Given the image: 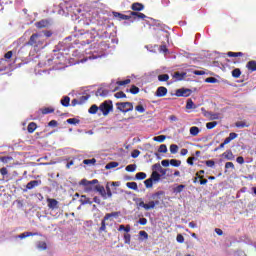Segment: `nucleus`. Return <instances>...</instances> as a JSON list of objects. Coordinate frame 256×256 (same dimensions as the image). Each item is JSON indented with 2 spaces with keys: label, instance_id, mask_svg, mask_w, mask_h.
Returning <instances> with one entry per match:
<instances>
[{
  "label": "nucleus",
  "instance_id": "obj_26",
  "mask_svg": "<svg viewBox=\"0 0 256 256\" xmlns=\"http://www.w3.org/2000/svg\"><path fill=\"white\" fill-rule=\"evenodd\" d=\"M185 77V73H180V72H175L173 74V78L176 80V81H183V78Z\"/></svg>",
  "mask_w": 256,
  "mask_h": 256
},
{
  "label": "nucleus",
  "instance_id": "obj_53",
  "mask_svg": "<svg viewBox=\"0 0 256 256\" xmlns=\"http://www.w3.org/2000/svg\"><path fill=\"white\" fill-rule=\"evenodd\" d=\"M113 197V192H111V187L109 185H106V199Z\"/></svg>",
  "mask_w": 256,
  "mask_h": 256
},
{
  "label": "nucleus",
  "instance_id": "obj_40",
  "mask_svg": "<svg viewBox=\"0 0 256 256\" xmlns=\"http://www.w3.org/2000/svg\"><path fill=\"white\" fill-rule=\"evenodd\" d=\"M243 52H228L227 56L228 57H243Z\"/></svg>",
  "mask_w": 256,
  "mask_h": 256
},
{
  "label": "nucleus",
  "instance_id": "obj_19",
  "mask_svg": "<svg viewBox=\"0 0 256 256\" xmlns=\"http://www.w3.org/2000/svg\"><path fill=\"white\" fill-rule=\"evenodd\" d=\"M109 95V90H105L103 88H99L96 91V96L97 97H107Z\"/></svg>",
  "mask_w": 256,
  "mask_h": 256
},
{
  "label": "nucleus",
  "instance_id": "obj_23",
  "mask_svg": "<svg viewBox=\"0 0 256 256\" xmlns=\"http://www.w3.org/2000/svg\"><path fill=\"white\" fill-rule=\"evenodd\" d=\"M71 103V98L69 96H64L62 99H61V105L63 107H69Z\"/></svg>",
  "mask_w": 256,
  "mask_h": 256
},
{
  "label": "nucleus",
  "instance_id": "obj_62",
  "mask_svg": "<svg viewBox=\"0 0 256 256\" xmlns=\"http://www.w3.org/2000/svg\"><path fill=\"white\" fill-rule=\"evenodd\" d=\"M0 173H1V175H3V177H5V175L9 174V170H7L6 167H3L0 169Z\"/></svg>",
  "mask_w": 256,
  "mask_h": 256
},
{
  "label": "nucleus",
  "instance_id": "obj_46",
  "mask_svg": "<svg viewBox=\"0 0 256 256\" xmlns=\"http://www.w3.org/2000/svg\"><path fill=\"white\" fill-rule=\"evenodd\" d=\"M114 97L116 99H125L127 97V94H125L123 91H120V92L115 93Z\"/></svg>",
  "mask_w": 256,
  "mask_h": 256
},
{
  "label": "nucleus",
  "instance_id": "obj_9",
  "mask_svg": "<svg viewBox=\"0 0 256 256\" xmlns=\"http://www.w3.org/2000/svg\"><path fill=\"white\" fill-rule=\"evenodd\" d=\"M191 89L189 88H180L178 90H176V97H190L191 96Z\"/></svg>",
  "mask_w": 256,
  "mask_h": 256
},
{
  "label": "nucleus",
  "instance_id": "obj_29",
  "mask_svg": "<svg viewBox=\"0 0 256 256\" xmlns=\"http://www.w3.org/2000/svg\"><path fill=\"white\" fill-rule=\"evenodd\" d=\"M42 115H49V113H55V109L51 107H46L41 109Z\"/></svg>",
  "mask_w": 256,
  "mask_h": 256
},
{
  "label": "nucleus",
  "instance_id": "obj_48",
  "mask_svg": "<svg viewBox=\"0 0 256 256\" xmlns=\"http://www.w3.org/2000/svg\"><path fill=\"white\" fill-rule=\"evenodd\" d=\"M79 119H77V118H69V119H67V123H69V125H77V124H79Z\"/></svg>",
  "mask_w": 256,
  "mask_h": 256
},
{
  "label": "nucleus",
  "instance_id": "obj_10",
  "mask_svg": "<svg viewBox=\"0 0 256 256\" xmlns=\"http://www.w3.org/2000/svg\"><path fill=\"white\" fill-rule=\"evenodd\" d=\"M47 206L52 211H55V209H59V201H57L55 198H47Z\"/></svg>",
  "mask_w": 256,
  "mask_h": 256
},
{
  "label": "nucleus",
  "instance_id": "obj_13",
  "mask_svg": "<svg viewBox=\"0 0 256 256\" xmlns=\"http://www.w3.org/2000/svg\"><path fill=\"white\" fill-rule=\"evenodd\" d=\"M39 185H41V180H32L27 183L26 189L28 190L35 189V187H39Z\"/></svg>",
  "mask_w": 256,
  "mask_h": 256
},
{
  "label": "nucleus",
  "instance_id": "obj_18",
  "mask_svg": "<svg viewBox=\"0 0 256 256\" xmlns=\"http://www.w3.org/2000/svg\"><path fill=\"white\" fill-rule=\"evenodd\" d=\"M246 67L249 73H253V71H256V61L255 60L249 61Z\"/></svg>",
  "mask_w": 256,
  "mask_h": 256
},
{
  "label": "nucleus",
  "instance_id": "obj_39",
  "mask_svg": "<svg viewBox=\"0 0 256 256\" xmlns=\"http://www.w3.org/2000/svg\"><path fill=\"white\" fill-rule=\"evenodd\" d=\"M125 169L128 173H133L137 169V165L136 164H130V165L126 166Z\"/></svg>",
  "mask_w": 256,
  "mask_h": 256
},
{
  "label": "nucleus",
  "instance_id": "obj_43",
  "mask_svg": "<svg viewBox=\"0 0 256 256\" xmlns=\"http://www.w3.org/2000/svg\"><path fill=\"white\" fill-rule=\"evenodd\" d=\"M170 165H172V167H181V160L171 159Z\"/></svg>",
  "mask_w": 256,
  "mask_h": 256
},
{
  "label": "nucleus",
  "instance_id": "obj_31",
  "mask_svg": "<svg viewBox=\"0 0 256 256\" xmlns=\"http://www.w3.org/2000/svg\"><path fill=\"white\" fill-rule=\"evenodd\" d=\"M135 178L138 180V181H143V179H147V174L145 172H138L136 175H135Z\"/></svg>",
  "mask_w": 256,
  "mask_h": 256
},
{
  "label": "nucleus",
  "instance_id": "obj_7",
  "mask_svg": "<svg viewBox=\"0 0 256 256\" xmlns=\"http://www.w3.org/2000/svg\"><path fill=\"white\" fill-rule=\"evenodd\" d=\"M111 217H119V212H112V213H107L103 220L101 221V227L99 228V232L103 233V231L107 230V225L105 224V221H109Z\"/></svg>",
  "mask_w": 256,
  "mask_h": 256
},
{
  "label": "nucleus",
  "instance_id": "obj_22",
  "mask_svg": "<svg viewBox=\"0 0 256 256\" xmlns=\"http://www.w3.org/2000/svg\"><path fill=\"white\" fill-rule=\"evenodd\" d=\"M150 179L153 180L155 183H157V181L161 180V174H159V172H157L156 170L152 172Z\"/></svg>",
  "mask_w": 256,
  "mask_h": 256
},
{
  "label": "nucleus",
  "instance_id": "obj_59",
  "mask_svg": "<svg viewBox=\"0 0 256 256\" xmlns=\"http://www.w3.org/2000/svg\"><path fill=\"white\" fill-rule=\"evenodd\" d=\"M176 241L178 243H184L185 242V237H183V235H181V234H178L177 237H176Z\"/></svg>",
  "mask_w": 256,
  "mask_h": 256
},
{
  "label": "nucleus",
  "instance_id": "obj_61",
  "mask_svg": "<svg viewBox=\"0 0 256 256\" xmlns=\"http://www.w3.org/2000/svg\"><path fill=\"white\" fill-rule=\"evenodd\" d=\"M170 164H171V160H162L161 161L162 167H169Z\"/></svg>",
  "mask_w": 256,
  "mask_h": 256
},
{
  "label": "nucleus",
  "instance_id": "obj_15",
  "mask_svg": "<svg viewBox=\"0 0 256 256\" xmlns=\"http://www.w3.org/2000/svg\"><path fill=\"white\" fill-rule=\"evenodd\" d=\"M167 95V88L165 86H160L156 90V97H165Z\"/></svg>",
  "mask_w": 256,
  "mask_h": 256
},
{
  "label": "nucleus",
  "instance_id": "obj_17",
  "mask_svg": "<svg viewBox=\"0 0 256 256\" xmlns=\"http://www.w3.org/2000/svg\"><path fill=\"white\" fill-rule=\"evenodd\" d=\"M130 15L134 17V19H142V20L147 19V15L141 12H130Z\"/></svg>",
  "mask_w": 256,
  "mask_h": 256
},
{
  "label": "nucleus",
  "instance_id": "obj_30",
  "mask_svg": "<svg viewBox=\"0 0 256 256\" xmlns=\"http://www.w3.org/2000/svg\"><path fill=\"white\" fill-rule=\"evenodd\" d=\"M186 109H197V105H195L192 99H188L186 103Z\"/></svg>",
  "mask_w": 256,
  "mask_h": 256
},
{
  "label": "nucleus",
  "instance_id": "obj_57",
  "mask_svg": "<svg viewBox=\"0 0 256 256\" xmlns=\"http://www.w3.org/2000/svg\"><path fill=\"white\" fill-rule=\"evenodd\" d=\"M31 236H33V233H31V232H24V233L19 235V239H25V237H31Z\"/></svg>",
  "mask_w": 256,
  "mask_h": 256
},
{
  "label": "nucleus",
  "instance_id": "obj_6",
  "mask_svg": "<svg viewBox=\"0 0 256 256\" xmlns=\"http://www.w3.org/2000/svg\"><path fill=\"white\" fill-rule=\"evenodd\" d=\"M116 107L121 113H129V111H133V103L131 102H117Z\"/></svg>",
  "mask_w": 256,
  "mask_h": 256
},
{
  "label": "nucleus",
  "instance_id": "obj_1",
  "mask_svg": "<svg viewBox=\"0 0 256 256\" xmlns=\"http://www.w3.org/2000/svg\"><path fill=\"white\" fill-rule=\"evenodd\" d=\"M89 27V23L85 20H79L77 26H75V31L78 32L80 36L79 39L82 41L83 45H89L95 41V37H97V30L93 28L91 31L87 29Z\"/></svg>",
  "mask_w": 256,
  "mask_h": 256
},
{
  "label": "nucleus",
  "instance_id": "obj_35",
  "mask_svg": "<svg viewBox=\"0 0 256 256\" xmlns=\"http://www.w3.org/2000/svg\"><path fill=\"white\" fill-rule=\"evenodd\" d=\"M235 125L238 129H244V127H249V124H247V122L245 121H238L235 123Z\"/></svg>",
  "mask_w": 256,
  "mask_h": 256
},
{
  "label": "nucleus",
  "instance_id": "obj_5",
  "mask_svg": "<svg viewBox=\"0 0 256 256\" xmlns=\"http://www.w3.org/2000/svg\"><path fill=\"white\" fill-rule=\"evenodd\" d=\"M41 34L34 33L30 36V39L26 43V45L30 47H39V45H43V41H41Z\"/></svg>",
  "mask_w": 256,
  "mask_h": 256
},
{
  "label": "nucleus",
  "instance_id": "obj_8",
  "mask_svg": "<svg viewBox=\"0 0 256 256\" xmlns=\"http://www.w3.org/2000/svg\"><path fill=\"white\" fill-rule=\"evenodd\" d=\"M237 137H238L237 133L231 132L229 134V137H227L224 140V142L219 145V147L215 148L214 151H219V149H223V147H225V145H229V143H231V141H233L234 139H237Z\"/></svg>",
  "mask_w": 256,
  "mask_h": 256
},
{
  "label": "nucleus",
  "instance_id": "obj_27",
  "mask_svg": "<svg viewBox=\"0 0 256 256\" xmlns=\"http://www.w3.org/2000/svg\"><path fill=\"white\" fill-rule=\"evenodd\" d=\"M158 81H160L161 83H165V82L169 81V74L158 75Z\"/></svg>",
  "mask_w": 256,
  "mask_h": 256
},
{
  "label": "nucleus",
  "instance_id": "obj_42",
  "mask_svg": "<svg viewBox=\"0 0 256 256\" xmlns=\"http://www.w3.org/2000/svg\"><path fill=\"white\" fill-rule=\"evenodd\" d=\"M95 163H97V159L95 158L83 160L84 165H95Z\"/></svg>",
  "mask_w": 256,
  "mask_h": 256
},
{
  "label": "nucleus",
  "instance_id": "obj_50",
  "mask_svg": "<svg viewBox=\"0 0 256 256\" xmlns=\"http://www.w3.org/2000/svg\"><path fill=\"white\" fill-rule=\"evenodd\" d=\"M130 93L132 95H137V93H139V87H137L135 85H132L131 88H130Z\"/></svg>",
  "mask_w": 256,
  "mask_h": 256
},
{
  "label": "nucleus",
  "instance_id": "obj_45",
  "mask_svg": "<svg viewBox=\"0 0 256 256\" xmlns=\"http://www.w3.org/2000/svg\"><path fill=\"white\" fill-rule=\"evenodd\" d=\"M144 185L146 189H151V187H153V180L151 178L146 179Z\"/></svg>",
  "mask_w": 256,
  "mask_h": 256
},
{
  "label": "nucleus",
  "instance_id": "obj_11",
  "mask_svg": "<svg viewBox=\"0 0 256 256\" xmlns=\"http://www.w3.org/2000/svg\"><path fill=\"white\" fill-rule=\"evenodd\" d=\"M132 11H129V13H137V11H143L145 9V5L139 2H135L131 5Z\"/></svg>",
  "mask_w": 256,
  "mask_h": 256
},
{
  "label": "nucleus",
  "instance_id": "obj_44",
  "mask_svg": "<svg viewBox=\"0 0 256 256\" xmlns=\"http://www.w3.org/2000/svg\"><path fill=\"white\" fill-rule=\"evenodd\" d=\"M115 167H119V162H110L105 166V169H115Z\"/></svg>",
  "mask_w": 256,
  "mask_h": 256
},
{
  "label": "nucleus",
  "instance_id": "obj_63",
  "mask_svg": "<svg viewBox=\"0 0 256 256\" xmlns=\"http://www.w3.org/2000/svg\"><path fill=\"white\" fill-rule=\"evenodd\" d=\"M206 166H207V167H215V161H213V160H207V161H206Z\"/></svg>",
  "mask_w": 256,
  "mask_h": 256
},
{
  "label": "nucleus",
  "instance_id": "obj_47",
  "mask_svg": "<svg viewBox=\"0 0 256 256\" xmlns=\"http://www.w3.org/2000/svg\"><path fill=\"white\" fill-rule=\"evenodd\" d=\"M129 83H131V79H126V80L116 82V84L119 85L120 87H123L125 85H129Z\"/></svg>",
  "mask_w": 256,
  "mask_h": 256
},
{
  "label": "nucleus",
  "instance_id": "obj_58",
  "mask_svg": "<svg viewBox=\"0 0 256 256\" xmlns=\"http://www.w3.org/2000/svg\"><path fill=\"white\" fill-rule=\"evenodd\" d=\"M225 169H235V164L233 162H226Z\"/></svg>",
  "mask_w": 256,
  "mask_h": 256
},
{
  "label": "nucleus",
  "instance_id": "obj_41",
  "mask_svg": "<svg viewBox=\"0 0 256 256\" xmlns=\"http://www.w3.org/2000/svg\"><path fill=\"white\" fill-rule=\"evenodd\" d=\"M123 237L125 245H131V234L125 233Z\"/></svg>",
  "mask_w": 256,
  "mask_h": 256
},
{
  "label": "nucleus",
  "instance_id": "obj_36",
  "mask_svg": "<svg viewBox=\"0 0 256 256\" xmlns=\"http://www.w3.org/2000/svg\"><path fill=\"white\" fill-rule=\"evenodd\" d=\"M98 111L99 107L94 104L89 108L88 113H90V115H95Z\"/></svg>",
  "mask_w": 256,
  "mask_h": 256
},
{
  "label": "nucleus",
  "instance_id": "obj_33",
  "mask_svg": "<svg viewBox=\"0 0 256 256\" xmlns=\"http://www.w3.org/2000/svg\"><path fill=\"white\" fill-rule=\"evenodd\" d=\"M118 231H125V233H129V231H131V225H123L121 224L118 228Z\"/></svg>",
  "mask_w": 256,
  "mask_h": 256
},
{
  "label": "nucleus",
  "instance_id": "obj_32",
  "mask_svg": "<svg viewBox=\"0 0 256 256\" xmlns=\"http://www.w3.org/2000/svg\"><path fill=\"white\" fill-rule=\"evenodd\" d=\"M37 249H39L40 251H46L47 249V243L40 241L37 243Z\"/></svg>",
  "mask_w": 256,
  "mask_h": 256
},
{
  "label": "nucleus",
  "instance_id": "obj_25",
  "mask_svg": "<svg viewBox=\"0 0 256 256\" xmlns=\"http://www.w3.org/2000/svg\"><path fill=\"white\" fill-rule=\"evenodd\" d=\"M89 97H91V95H89V94H86L84 96H80L78 98L79 105H83L84 103H87V101L89 100Z\"/></svg>",
  "mask_w": 256,
  "mask_h": 256
},
{
  "label": "nucleus",
  "instance_id": "obj_3",
  "mask_svg": "<svg viewBox=\"0 0 256 256\" xmlns=\"http://www.w3.org/2000/svg\"><path fill=\"white\" fill-rule=\"evenodd\" d=\"M99 184V180L94 179V180H87V179H82L79 182V185H82V187H84V191L85 193H91V191H95V186L93 185H98Z\"/></svg>",
  "mask_w": 256,
  "mask_h": 256
},
{
  "label": "nucleus",
  "instance_id": "obj_60",
  "mask_svg": "<svg viewBox=\"0 0 256 256\" xmlns=\"http://www.w3.org/2000/svg\"><path fill=\"white\" fill-rule=\"evenodd\" d=\"M206 83H217V78L208 77V78H206Z\"/></svg>",
  "mask_w": 256,
  "mask_h": 256
},
{
  "label": "nucleus",
  "instance_id": "obj_4",
  "mask_svg": "<svg viewBox=\"0 0 256 256\" xmlns=\"http://www.w3.org/2000/svg\"><path fill=\"white\" fill-rule=\"evenodd\" d=\"M99 110L101 111L102 115H104V117H107V115L113 111V101H104L102 104H100Z\"/></svg>",
  "mask_w": 256,
  "mask_h": 256
},
{
  "label": "nucleus",
  "instance_id": "obj_55",
  "mask_svg": "<svg viewBox=\"0 0 256 256\" xmlns=\"http://www.w3.org/2000/svg\"><path fill=\"white\" fill-rule=\"evenodd\" d=\"M135 110L138 111V113H145V107H143L142 104L137 105Z\"/></svg>",
  "mask_w": 256,
  "mask_h": 256
},
{
  "label": "nucleus",
  "instance_id": "obj_37",
  "mask_svg": "<svg viewBox=\"0 0 256 256\" xmlns=\"http://www.w3.org/2000/svg\"><path fill=\"white\" fill-rule=\"evenodd\" d=\"M178 151H179V146H177L176 144H171V145H170V153H171L172 155L177 154Z\"/></svg>",
  "mask_w": 256,
  "mask_h": 256
},
{
  "label": "nucleus",
  "instance_id": "obj_34",
  "mask_svg": "<svg viewBox=\"0 0 256 256\" xmlns=\"http://www.w3.org/2000/svg\"><path fill=\"white\" fill-rule=\"evenodd\" d=\"M232 77H234V79H239L241 77V69L236 68L232 71Z\"/></svg>",
  "mask_w": 256,
  "mask_h": 256
},
{
  "label": "nucleus",
  "instance_id": "obj_14",
  "mask_svg": "<svg viewBox=\"0 0 256 256\" xmlns=\"http://www.w3.org/2000/svg\"><path fill=\"white\" fill-rule=\"evenodd\" d=\"M222 157L224 159H227V161H233L235 160V155L233 154V151L231 150H226L223 154Z\"/></svg>",
  "mask_w": 256,
  "mask_h": 256
},
{
  "label": "nucleus",
  "instance_id": "obj_54",
  "mask_svg": "<svg viewBox=\"0 0 256 256\" xmlns=\"http://www.w3.org/2000/svg\"><path fill=\"white\" fill-rule=\"evenodd\" d=\"M185 189V185L180 184L176 188H174V193H181Z\"/></svg>",
  "mask_w": 256,
  "mask_h": 256
},
{
  "label": "nucleus",
  "instance_id": "obj_21",
  "mask_svg": "<svg viewBox=\"0 0 256 256\" xmlns=\"http://www.w3.org/2000/svg\"><path fill=\"white\" fill-rule=\"evenodd\" d=\"M199 133H201V129H199V127L197 126H192L190 128V135L192 137H197V135H199Z\"/></svg>",
  "mask_w": 256,
  "mask_h": 256
},
{
  "label": "nucleus",
  "instance_id": "obj_64",
  "mask_svg": "<svg viewBox=\"0 0 256 256\" xmlns=\"http://www.w3.org/2000/svg\"><path fill=\"white\" fill-rule=\"evenodd\" d=\"M57 125H58L57 120H51L48 123V127H57Z\"/></svg>",
  "mask_w": 256,
  "mask_h": 256
},
{
  "label": "nucleus",
  "instance_id": "obj_12",
  "mask_svg": "<svg viewBox=\"0 0 256 256\" xmlns=\"http://www.w3.org/2000/svg\"><path fill=\"white\" fill-rule=\"evenodd\" d=\"M94 191H97L103 199H107V191H105V187L103 185L94 186Z\"/></svg>",
  "mask_w": 256,
  "mask_h": 256
},
{
  "label": "nucleus",
  "instance_id": "obj_56",
  "mask_svg": "<svg viewBox=\"0 0 256 256\" xmlns=\"http://www.w3.org/2000/svg\"><path fill=\"white\" fill-rule=\"evenodd\" d=\"M139 155H141V151H139V150H133L131 153V157L133 159H137V157H139Z\"/></svg>",
  "mask_w": 256,
  "mask_h": 256
},
{
  "label": "nucleus",
  "instance_id": "obj_52",
  "mask_svg": "<svg viewBox=\"0 0 256 256\" xmlns=\"http://www.w3.org/2000/svg\"><path fill=\"white\" fill-rule=\"evenodd\" d=\"M215 127H217V122H216V121L208 122V123L206 124V128H207V129H215Z\"/></svg>",
  "mask_w": 256,
  "mask_h": 256
},
{
  "label": "nucleus",
  "instance_id": "obj_20",
  "mask_svg": "<svg viewBox=\"0 0 256 256\" xmlns=\"http://www.w3.org/2000/svg\"><path fill=\"white\" fill-rule=\"evenodd\" d=\"M48 25H49V22L46 20H41L35 23V27H37V29H45V27H47Z\"/></svg>",
  "mask_w": 256,
  "mask_h": 256
},
{
  "label": "nucleus",
  "instance_id": "obj_16",
  "mask_svg": "<svg viewBox=\"0 0 256 256\" xmlns=\"http://www.w3.org/2000/svg\"><path fill=\"white\" fill-rule=\"evenodd\" d=\"M113 16L114 17H119L120 21H129V19H131V14L130 15H125V14H121L119 12H113Z\"/></svg>",
  "mask_w": 256,
  "mask_h": 256
},
{
  "label": "nucleus",
  "instance_id": "obj_28",
  "mask_svg": "<svg viewBox=\"0 0 256 256\" xmlns=\"http://www.w3.org/2000/svg\"><path fill=\"white\" fill-rule=\"evenodd\" d=\"M126 187H128V189H132L133 191H137L139 189L137 182H128L126 183Z\"/></svg>",
  "mask_w": 256,
  "mask_h": 256
},
{
  "label": "nucleus",
  "instance_id": "obj_24",
  "mask_svg": "<svg viewBox=\"0 0 256 256\" xmlns=\"http://www.w3.org/2000/svg\"><path fill=\"white\" fill-rule=\"evenodd\" d=\"M37 129V123L30 122L27 127L28 133H35V130Z\"/></svg>",
  "mask_w": 256,
  "mask_h": 256
},
{
  "label": "nucleus",
  "instance_id": "obj_51",
  "mask_svg": "<svg viewBox=\"0 0 256 256\" xmlns=\"http://www.w3.org/2000/svg\"><path fill=\"white\" fill-rule=\"evenodd\" d=\"M158 153H167V145L161 144L158 148Z\"/></svg>",
  "mask_w": 256,
  "mask_h": 256
},
{
  "label": "nucleus",
  "instance_id": "obj_2",
  "mask_svg": "<svg viewBox=\"0 0 256 256\" xmlns=\"http://www.w3.org/2000/svg\"><path fill=\"white\" fill-rule=\"evenodd\" d=\"M163 196H165V191H158L150 195L148 203H145L143 198H136L134 201L138 209L141 207L142 209H145V211H151V209H155V207L161 205V201H163L161 197Z\"/></svg>",
  "mask_w": 256,
  "mask_h": 256
},
{
  "label": "nucleus",
  "instance_id": "obj_38",
  "mask_svg": "<svg viewBox=\"0 0 256 256\" xmlns=\"http://www.w3.org/2000/svg\"><path fill=\"white\" fill-rule=\"evenodd\" d=\"M167 139V136L165 135H160V136H155L153 138V141H156L157 143H163Z\"/></svg>",
  "mask_w": 256,
  "mask_h": 256
},
{
  "label": "nucleus",
  "instance_id": "obj_49",
  "mask_svg": "<svg viewBox=\"0 0 256 256\" xmlns=\"http://www.w3.org/2000/svg\"><path fill=\"white\" fill-rule=\"evenodd\" d=\"M153 171H160V173H163V168L161 167V164L156 163L152 166Z\"/></svg>",
  "mask_w": 256,
  "mask_h": 256
}]
</instances>
